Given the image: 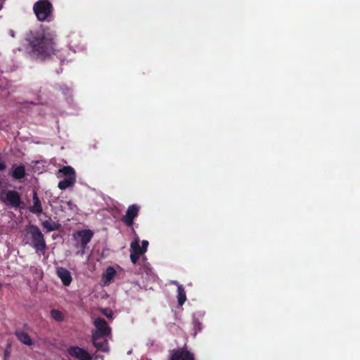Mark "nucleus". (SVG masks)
Instances as JSON below:
<instances>
[{"label": "nucleus", "mask_w": 360, "mask_h": 360, "mask_svg": "<svg viewBox=\"0 0 360 360\" xmlns=\"http://www.w3.org/2000/svg\"><path fill=\"white\" fill-rule=\"evenodd\" d=\"M96 330L92 334H97L98 336H108L110 333V328L103 318H96L94 322Z\"/></svg>", "instance_id": "obj_8"}, {"label": "nucleus", "mask_w": 360, "mask_h": 360, "mask_svg": "<svg viewBox=\"0 0 360 360\" xmlns=\"http://www.w3.org/2000/svg\"><path fill=\"white\" fill-rule=\"evenodd\" d=\"M169 360H195L194 354L186 347L174 349L169 357Z\"/></svg>", "instance_id": "obj_7"}, {"label": "nucleus", "mask_w": 360, "mask_h": 360, "mask_svg": "<svg viewBox=\"0 0 360 360\" xmlns=\"http://www.w3.org/2000/svg\"><path fill=\"white\" fill-rule=\"evenodd\" d=\"M41 226L46 232L57 231L60 228V224L53 221L51 217H49V219L42 221Z\"/></svg>", "instance_id": "obj_16"}, {"label": "nucleus", "mask_w": 360, "mask_h": 360, "mask_svg": "<svg viewBox=\"0 0 360 360\" xmlns=\"http://www.w3.org/2000/svg\"><path fill=\"white\" fill-rule=\"evenodd\" d=\"M200 323L198 321H195V330H200Z\"/></svg>", "instance_id": "obj_27"}, {"label": "nucleus", "mask_w": 360, "mask_h": 360, "mask_svg": "<svg viewBox=\"0 0 360 360\" xmlns=\"http://www.w3.org/2000/svg\"><path fill=\"white\" fill-rule=\"evenodd\" d=\"M11 343H8L6 345V349L4 350V360H8V358L11 355Z\"/></svg>", "instance_id": "obj_22"}, {"label": "nucleus", "mask_w": 360, "mask_h": 360, "mask_svg": "<svg viewBox=\"0 0 360 360\" xmlns=\"http://www.w3.org/2000/svg\"><path fill=\"white\" fill-rule=\"evenodd\" d=\"M56 274L65 286H69L72 281L70 272L64 267H57Z\"/></svg>", "instance_id": "obj_11"}, {"label": "nucleus", "mask_w": 360, "mask_h": 360, "mask_svg": "<svg viewBox=\"0 0 360 360\" xmlns=\"http://www.w3.org/2000/svg\"><path fill=\"white\" fill-rule=\"evenodd\" d=\"M50 314L51 318L54 319L56 321L61 322L65 319L63 313L58 309H51Z\"/></svg>", "instance_id": "obj_20"}, {"label": "nucleus", "mask_w": 360, "mask_h": 360, "mask_svg": "<svg viewBox=\"0 0 360 360\" xmlns=\"http://www.w3.org/2000/svg\"><path fill=\"white\" fill-rule=\"evenodd\" d=\"M32 202L33 205L29 207V210L37 215L41 214L43 212L42 205L36 191H33Z\"/></svg>", "instance_id": "obj_13"}, {"label": "nucleus", "mask_w": 360, "mask_h": 360, "mask_svg": "<svg viewBox=\"0 0 360 360\" xmlns=\"http://www.w3.org/2000/svg\"><path fill=\"white\" fill-rule=\"evenodd\" d=\"M59 172L62 173L65 178L76 179L75 171L71 166H63L59 169Z\"/></svg>", "instance_id": "obj_17"}, {"label": "nucleus", "mask_w": 360, "mask_h": 360, "mask_svg": "<svg viewBox=\"0 0 360 360\" xmlns=\"http://www.w3.org/2000/svg\"><path fill=\"white\" fill-rule=\"evenodd\" d=\"M33 11L40 22L52 20L53 6L49 0L35 2L33 6Z\"/></svg>", "instance_id": "obj_3"}, {"label": "nucleus", "mask_w": 360, "mask_h": 360, "mask_svg": "<svg viewBox=\"0 0 360 360\" xmlns=\"http://www.w3.org/2000/svg\"><path fill=\"white\" fill-rule=\"evenodd\" d=\"M106 316H107L108 317H112V315H111V314H110H110H108V315H106Z\"/></svg>", "instance_id": "obj_28"}, {"label": "nucleus", "mask_w": 360, "mask_h": 360, "mask_svg": "<svg viewBox=\"0 0 360 360\" xmlns=\"http://www.w3.org/2000/svg\"><path fill=\"white\" fill-rule=\"evenodd\" d=\"M15 335L21 343L27 346H31L33 345L32 340L26 332L22 330H16L15 331Z\"/></svg>", "instance_id": "obj_15"}, {"label": "nucleus", "mask_w": 360, "mask_h": 360, "mask_svg": "<svg viewBox=\"0 0 360 360\" xmlns=\"http://www.w3.org/2000/svg\"><path fill=\"white\" fill-rule=\"evenodd\" d=\"M102 337L97 334H92L93 345L98 350L106 352L108 351V342L102 339Z\"/></svg>", "instance_id": "obj_12"}, {"label": "nucleus", "mask_w": 360, "mask_h": 360, "mask_svg": "<svg viewBox=\"0 0 360 360\" xmlns=\"http://www.w3.org/2000/svg\"><path fill=\"white\" fill-rule=\"evenodd\" d=\"M26 236L30 240V245L36 250L44 254L46 249V243L44 236L40 229L34 224H29L25 226Z\"/></svg>", "instance_id": "obj_2"}, {"label": "nucleus", "mask_w": 360, "mask_h": 360, "mask_svg": "<svg viewBox=\"0 0 360 360\" xmlns=\"http://www.w3.org/2000/svg\"><path fill=\"white\" fill-rule=\"evenodd\" d=\"M76 182V179L70 178H64V179L59 181L58 184V188L60 190H65L69 187L72 186Z\"/></svg>", "instance_id": "obj_19"}, {"label": "nucleus", "mask_w": 360, "mask_h": 360, "mask_svg": "<svg viewBox=\"0 0 360 360\" xmlns=\"http://www.w3.org/2000/svg\"><path fill=\"white\" fill-rule=\"evenodd\" d=\"M116 274V271L114 269L113 267L109 266L106 269L105 273V282H110L111 280L113 278Z\"/></svg>", "instance_id": "obj_21"}, {"label": "nucleus", "mask_w": 360, "mask_h": 360, "mask_svg": "<svg viewBox=\"0 0 360 360\" xmlns=\"http://www.w3.org/2000/svg\"><path fill=\"white\" fill-rule=\"evenodd\" d=\"M60 90L65 95H68L71 91L70 89L68 86H67L66 85L60 86Z\"/></svg>", "instance_id": "obj_24"}, {"label": "nucleus", "mask_w": 360, "mask_h": 360, "mask_svg": "<svg viewBox=\"0 0 360 360\" xmlns=\"http://www.w3.org/2000/svg\"><path fill=\"white\" fill-rule=\"evenodd\" d=\"M1 201L11 208H25V202L22 200L20 193L15 190H8L1 193Z\"/></svg>", "instance_id": "obj_4"}, {"label": "nucleus", "mask_w": 360, "mask_h": 360, "mask_svg": "<svg viewBox=\"0 0 360 360\" xmlns=\"http://www.w3.org/2000/svg\"><path fill=\"white\" fill-rule=\"evenodd\" d=\"M144 253L140 249V244L139 240H135L131 243L130 245V259L134 264H136L139 261L141 255Z\"/></svg>", "instance_id": "obj_10"}, {"label": "nucleus", "mask_w": 360, "mask_h": 360, "mask_svg": "<svg viewBox=\"0 0 360 360\" xmlns=\"http://www.w3.org/2000/svg\"><path fill=\"white\" fill-rule=\"evenodd\" d=\"M93 236L94 232L90 229L77 231L72 234V238L76 242L75 247L80 248L82 253H84Z\"/></svg>", "instance_id": "obj_5"}, {"label": "nucleus", "mask_w": 360, "mask_h": 360, "mask_svg": "<svg viewBox=\"0 0 360 360\" xmlns=\"http://www.w3.org/2000/svg\"><path fill=\"white\" fill-rule=\"evenodd\" d=\"M56 37L48 27L30 30L25 36V50L31 58L45 60L56 54Z\"/></svg>", "instance_id": "obj_1"}, {"label": "nucleus", "mask_w": 360, "mask_h": 360, "mask_svg": "<svg viewBox=\"0 0 360 360\" xmlns=\"http://www.w3.org/2000/svg\"><path fill=\"white\" fill-rule=\"evenodd\" d=\"M175 283L177 285V287H178V289H177V291H178V295H177V299H178V304L179 306H182L186 300V291L184 290V288L183 287L182 285H179L177 283V282H175Z\"/></svg>", "instance_id": "obj_18"}, {"label": "nucleus", "mask_w": 360, "mask_h": 360, "mask_svg": "<svg viewBox=\"0 0 360 360\" xmlns=\"http://www.w3.org/2000/svg\"><path fill=\"white\" fill-rule=\"evenodd\" d=\"M140 207L137 205H129L126 214L121 218V221L127 226H131L134 224V219L138 216Z\"/></svg>", "instance_id": "obj_6"}, {"label": "nucleus", "mask_w": 360, "mask_h": 360, "mask_svg": "<svg viewBox=\"0 0 360 360\" xmlns=\"http://www.w3.org/2000/svg\"><path fill=\"white\" fill-rule=\"evenodd\" d=\"M6 167V165L4 161L2 160L1 157L0 156V171H4Z\"/></svg>", "instance_id": "obj_26"}, {"label": "nucleus", "mask_w": 360, "mask_h": 360, "mask_svg": "<svg viewBox=\"0 0 360 360\" xmlns=\"http://www.w3.org/2000/svg\"><path fill=\"white\" fill-rule=\"evenodd\" d=\"M68 354L78 360H91L90 354L83 348L77 346H71L68 349Z\"/></svg>", "instance_id": "obj_9"}, {"label": "nucleus", "mask_w": 360, "mask_h": 360, "mask_svg": "<svg viewBox=\"0 0 360 360\" xmlns=\"http://www.w3.org/2000/svg\"><path fill=\"white\" fill-rule=\"evenodd\" d=\"M25 167L23 165H13L10 175L13 179L20 180L25 176Z\"/></svg>", "instance_id": "obj_14"}, {"label": "nucleus", "mask_w": 360, "mask_h": 360, "mask_svg": "<svg viewBox=\"0 0 360 360\" xmlns=\"http://www.w3.org/2000/svg\"><path fill=\"white\" fill-rule=\"evenodd\" d=\"M64 203L67 205L68 209L70 210H74L77 207V205L72 201H65Z\"/></svg>", "instance_id": "obj_25"}, {"label": "nucleus", "mask_w": 360, "mask_h": 360, "mask_svg": "<svg viewBox=\"0 0 360 360\" xmlns=\"http://www.w3.org/2000/svg\"><path fill=\"white\" fill-rule=\"evenodd\" d=\"M148 240H142L141 242V246H140V249L142 250L143 253L146 252L148 246Z\"/></svg>", "instance_id": "obj_23"}]
</instances>
